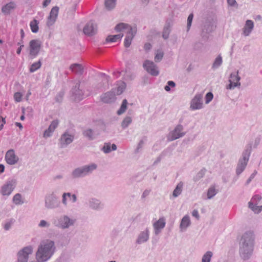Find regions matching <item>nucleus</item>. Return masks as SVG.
<instances>
[{"label":"nucleus","instance_id":"1","mask_svg":"<svg viewBox=\"0 0 262 262\" xmlns=\"http://www.w3.org/2000/svg\"><path fill=\"white\" fill-rule=\"evenodd\" d=\"M56 249L55 242L47 239L42 241L39 245L35 257L37 262H46L53 255Z\"/></svg>","mask_w":262,"mask_h":262},{"label":"nucleus","instance_id":"2","mask_svg":"<svg viewBox=\"0 0 262 262\" xmlns=\"http://www.w3.org/2000/svg\"><path fill=\"white\" fill-rule=\"evenodd\" d=\"M239 254L244 260L249 259L251 256L254 247V237L251 232L244 233L239 243Z\"/></svg>","mask_w":262,"mask_h":262},{"label":"nucleus","instance_id":"3","mask_svg":"<svg viewBox=\"0 0 262 262\" xmlns=\"http://www.w3.org/2000/svg\"><path fill=\"white\" fill-rule=\"evenodd\" d=\"M115 30L117 32L124 31L126 37L124 39V45L126 48H128L131 45L132 41L137 33L136 27H132L125 23H119L116 26Z\"/></svg>","mask_w":262,"mask_h":262},{"label":"nucleus","instance_id":"4","mask_svg":"<svg viewBox=\"0 0 262 262\" xmlns=\"http://www.w3.org/2000/svg\"><path fill=\"white\" fill-rule=\"evenodd\" d=\"M77 220L68 214L61 215L53 220V224L56 227L61 230H67L74 227Z\"/></svg>","mask_w":262,"mask_h":262},{"label":"nucleus","instance_id":"5","mask_svg":"<svg viewBox=\"0 0 262 262\" xmlns=\"http://www.w3.org/2000/svg\"><path fill=\"white\" fill-rule=\"evenodd\" d=\"M97 165L91 163L75 168L71 172V177L73 179H78L90 175L97 168Z\"/></svg>","mask_w":262,"mask_h":262},{"label":"nucleus","instance_id":"6","mask_svg":"<svg viewBox=\"0 0 262 262\" xmlns=\"http://www.w3.org/2000/svg\"><path fill=\"white\" fill-rule=\"evenodd\" d=\"M45 207L47 209H54L60 206L58 198L54 192L48 193L45 197Z\"/></svg>","mask_w":262,"mask_h":262},{"label":"nucleus","instance_id":"7","mask_svg":"<svg viewBox=\"0 0 262 262\" xmlns=\"http://www.w3.org/2000/svg\"><path fill=\"white\" fill-rule=\"evenodd\" d=\"M75 138V134L70 130H67L61 134L59 139V144L61 148L67 147L72 143Z\"/></svg>","mask_w":262,"mask_h":262},{"label":"nucleus","instance_id":"8","mask_svg":"<svg viewBox=\"0 0 262 262\" xmlns=\"http://www.w3.org/2000/svg\"><path fill=\"white\" fill-rule=\"evenodd\" d=\"M17 181L15 179L7 181L1 189V193L4 196H9L11 194L16 187Z\"/></svg>","mask_w":262,"mask_h":262},{"label":"nucleus","instance_id":"9","mask_svg":"<svg viewBox=\"0 0 262 262\" xmlns=\"http://www.w3.org/2000/svg\"><path fill=\"white\" fill-rule=\"evenodd\" d=\"M33 249L32 246H28L20 250L17 254V262H27L29 255L32 253Z\"/></svg>","mask_w":262,"mask_h":262},{"label":"nucleus","instance_id":"10","mask_svg":"<svg viewBox=\"0 0 262 262\" xmlns=\"http://www.w3.org/2000/svg\"><path fill=\"white\" fill-rule=\"evenodd\" d=\"M238 71L235 72L231 73L229 77V84L226 85V89L229 90H233L236 87L241 86V77L238 75Z\"/></svg>","mask_w":262,"mask_h":262},{"label":"nucleus","instance_id":"11","mask_svg":"<svg viewBox=\"0 0 262 262\" xmlns=\"http://www.w3.org/2000/svg\"><path fill=\"white\" fill-rule=\"evenodd\" d=\"M183 130L184 128L182 125H177L174 129L169 133L168 137V140L173 141L183 137L185 135Z\"/></svg>","mask_w":262,"mask_h":262},{"label":"nucleus","instance_id":"12","mask_svg":"<svg viewBox=\"0 0 262 262\" xmlns=\"http://www.w3.org/2000/svg\"><path fill=\"white\" fill-rule=\"evenodd\" d=\"M41 43L40 41L37 39L32 40L29 43V54L31 58H35L39 53Z\"/></svg>","mask_w":262,"mask_h":262},{"label":"nucleus","instance_id":"13","mask_svg":"<svg viewBox=\"0 0 262 262\" xmlns=\"http://www.w3.org/2000/svg\"><path fill=\"white\" fill-rule=\"evenodd\" d=\"M144 69L152 76H157L159 74L158 68L154 62L149 60H146L143 64Z\"/></svg>","mask_w":262,"mask_h":262},{"label":"nucleus","instance_id":"14","mask_svg":"<svg viewBox=\"0 0 262 262\" xmlns=\"http://www.w3.org/2000/svg\"><path fill=\"white\" fill-rule=\"evenodd\" d=\"M203 107V94H197L190 101V108L192 111H194L200 110Z\"/></svg>","mask_w":262,"mask_h":262},{"label":"nucleus","instance_id":"15","mask_svg":"<svg viewBox=\"0 0 262 262\" xmlns=\"http://www.w3.org/2000/svg\"><path fill=\"white\" fill-rule=\"evenodd\" d=\"M154 233L155 235H158L166 225V220L164 217H161L153 223Z\"/></svg>","mask_w":262,"mask_h":262},{"label":"nucleus","instance_id":"16","mask_svg":"<svg viewBox=\"0 0 262 262\" xmlns=\"http://www.w3.org/2000/svg\"><path fill=\"white\" fill-rule=\"evenodd\" d=\"M5 158L7 163L10 165L17 164L19 161L18 157L16 155L15 151L12 149L6 152Z\"/></svg>","mask_w":262,"mask_h":262},{"label":"nucleus","instance_id":"17","mask_svg":"<svg viewBox=\"0 0 262 262\" xmlns=\"http://www.w3.org/2000/svg\"><path fill=\"white\" fill-rule=\"evenodd\" d=\"M86 205L89 208L94 210H100L103 208V204L101 202L94 198L89 199L86 202Z\"/></svg>","mask_w":262,"mask_h":262},{"label":"nucleus","instance_id":"18","mask_svg":"<svg viewBox=\"0 0 262 262\" xmlns=\"http://www.w3.org/2000/svg\"><path fill=\"white\" fill-rule=\"evenodd\" d=\"M58 12V7L55 6L52 8L47 21L48 27H50L54 24L57 18Z\"/></svg>","mask_w":262,"mask_h":262},{"label":"nucleus","instance_id":"19","mask_svg":"<svg viewBox=\"0 0 262 262\" xmlns=\"http://www.w3.org/2000/svg\"><path fill=\"white\" fill-rule=\"evenodd\" d=\"M97 30V25L93 21H90L84 27L83 32L86 35L93 36L96 33Z\"/></svg>","mask_w":262,"mask_h":262},{"label":"nucleus","instance_id":"20","mask_svg":"<svg viewBox=\"0 0 262 262\" xmlns=\"http://www.w3.org/2000/svg\"><path fill=\"white\" fill-rule=\"evenodd\" d=\"M149 238V229L148 228H146L145 230L141 231L138 234L136 239V243L137 244L140 245L143 243L147 242Z\"/></svg>","mask_w":262,"mask_h":262},{"label":"nucleus","instance_id":"21","mask_svg":"<svg viewBox=\"0 0 262 262\" xmlns=\"http://www.w3.org/2000/svg\"><path fill=\"white\" fill-rule=\"evenodd\" d=\"M68 199L73 203H76L77 201V196L75 194H72L70 192H63L61 196V202L64 206L68 205Z\"/></svg>","mask_w":262,"mask_h":262},{"label":"nucleus","instance_id":"22","mask_svg":"<svg viewBox=\"0 0 262 262\" xmlns=\"http://www.w3.org/2000/svg\"><path fill=\"white\" fill-rule=\"evenodd\" d=\"M116 94L115 89H112L111 91L107 92L101 96V100L105 103H110L115 101L116 99Z\"/></svg>","mask_w":262,"mask_h":262},{"label":"nucleus","instance_id":"23","mask_svg":"<svg viewBox=\"0 0 262 262\" xmlns=\"http://www.w3.org/2000/svg\"><path fill=\"white\" fill-rule=\"evenodd\" d=\"M59 124V121L57 119L52 121L49 127L46 129L43 133V137L47 138L51 137L55 129L57 127Z\"/></svg>","mask_w":262,"mask_h":262},{"label":"nucleus","instance_id":"24","mask_svg":"<svg viewBox=\"0 0 262 262\" xmlns=\"http://www.w3.org/2000/svg\"><path fill=\"white\" fill-rule=\"evenodd\" d=\"M190 217L189 215L186 214L184 215L181 219L180 224V232H185L187 229L191 225Z\"/></svg>","mask_w":262,"mask_h":262},{"label":"nucleus","instance_id":"25","mask_svg":"<svg viewBox=\"0 0 262 262\" xmlns=\"http://www.w3.org/2000/svg\"><path fill=\"white\" fill-rule=\"evenodd\" d=\"M248 160V157H247L246 156H243V158L239 160L236 169V173L237 175H239L244 170L247 165Z\"/></svg>","mask_w":262,"mask_h":262},{"label":"nucleus","instance_id":"26","mask_svg":"<svg viewBox=\"0 0 262 262\" xmlns=\"http://www.w3.org/2000/svg\"><path fill=\"white\" fill-rule=\"evenodd\" d=\"M254 28V23L251 20H247L243 28L242 34L245 36H248Z\"/></svg>","mask_w":262,"mask_h":262},{"label":"nucleus","instance_id":"27","mask_svg":"<svg viewBox=\"0 0 262 262\" xmlns=\"http://www.w3.org/2000/svg\"><path fill=\"white\" fill-rule=\"evenodd\" d=\"M79 88L80 84L78 83L76 84L72 90V93L74 97V99L75 101H80L83 98V93Z\"/></svg>","mask_w":262,"mask_h":262},{"label":"nucleus","instance_id":"28","mask_svg":"<svg viewBox=\"0 0 262 262\" xmlns=\"http://www.w3.org/2000/svg\"><path fill=\"white\" fill-rule=\"evenodd\" d=\"M255 198H252L251 201L248 203V207L255 213H259L262 211V206H257L255 203Z\"/></svg>","mask_w":262,"mask_h":262},{"label":"nucleus","instance_id":"29","mask_svg":"<svg viewBox=\"0 0 262 262\" xmlns=\"http://www.w3.org/2000/svg\"><path fill=\"white\" fill-rule=\"evenodd\" d=\"M70 69L77 75H82L83 72V68L81 64L74 63L70 66Z\"/></svg>","mask_w":262,"mask_h":262},{"label":"nucleus","instance_id":"30","mask_svg":"<svg viewBox=\"0 0 262 262\" xmlns=\"http://www.w3.org/2000/svg\"><path fill=\"white\" fill-rule=\"evenodd\" d=\"M16 5L14 2H10L2 7V11L5 14H9L10 12L14 9Z\"/></svg>","mask_w":262,"mask_h":262},{"label":"nucleus","instance_id":"31","mask_svg":"<svg viewBox=\"0 0 262 262\" xmlns=\"http://www.w3.org/2000/svg\"><path fill=\"white\" fill-rule=\"evenodd\" d=\"M126 88V84L125 82H119L118 84H117V88H114V89H115V93L116 94V95H119L120 94H121L124 91V90H125Z\"/></svg>","mask_w":262,"mask_h":262},{"label":"nucleus","instance_id":"32","mask_svg":"<svg viewBox=\"0 0 262 262\" xmlns=\"http://www.w3.org/2000/svg\"><path fill=\"white\" fill-rule=\"evenodd\" d=\"M223 59L221 55H219L214 59L211 68L213 70H216L218 69L222 64Z\"/></svg>","mask_w":262,"mask_h":262},{"label":"nucleus","instance_id":"33","mask_svg":"<svg viewBox=\"0 0 262 262\" xmlns=\"http://www.w3.org/2000/svg\"><path fill=\"white\" fill-rule=\"evenodd\" d=\"M83 135L89 140H93L96 137L94 132L90 128L84 130L83 132Z\"/></svg>","mask_w":262,"mask_h":262},{"label":"nucleus","instance_id":"34","mask_svg":"<svg viewBox=\"0 0 262 262\" xmlns=\"http://www.w3.org/2000/svg\"><path fill=\"white\" fill-rule=\"evenodd\" d=\"M183 183L182 182H179L177 184L172 193V195L173 197L177 198L181 194L183 189Z\"/></svg>","mask_w":262,"mask_h":262},{"label":"nucleus","instance_id":"35","mask_svg":"<svg viewBox=\"0 0 262 262\" xmlns=\"http://www.w3.org/2000/svg\"><path fill=\"white\" fill-rule=\"evenodd\" d=\"M116 5V0H105L104 5L105 8L111 11L114 9Z\"/></svg>","mask_w":262,"mask_h":262},{"label":"nucleus","instance_id":"36","mask_svg":"<svg viewBox=\"0 0 262 262\" xmlns=\"http://www.w3.org/2000/svg\"><path fill=\"white\" fill-rule=\"evenodd\" d=\"M218 192V190L215 189L214 186L210 187L207 191V199H211L213 198Z\"/></svg>","mask_w":262,"mask_h":262},{"label":"nucleus","instance_id":"37","mask_svg":"<svg viewBox=\"0 0 262 262\" xmlns=\"http://www.w3.org/2000/svg\"><path fill=\"white\" fill-rule=\"evenodd\" d=\"M123 36V34H119L114 35H110V36H107V37L106 39V40L107 42H116L118 40H121V39L122 38Z\"/></svg>","mask_w":262,"mask_h":262},{"label":"nucleus","instance_id":"38","mask_svg":"<svg viewBox=\"0 0 262 262\" xmlns=\"http://www.w3.org/2000/svg\"><path fill=\"white\" fill-rule=\"evenodd\" d=\"M132 118L130 116H126L121 122V126L122 128L123 129L127 128L132 122Z\"/></svg>","mask_w":262,"mask_h":262},{"label":"nucleus","instance_id":"39","mask_svg":"<svg viewBox=\"0 0 262 262\" xmlns=\"http://www.w3.org/2000/svg\"><path fill=\"white\" fill-rule=\"evenodd\" d=\"M128 104L127 101L126 99H124L122 101V104L120 108L117 111V114L118 115H121L125 113L127 109V105Z\"/></svg>","mask_w":262,"mask_h":262},{"label":"nucleus","instance_id":"40","mask_svg":"<svg viewBox=\"0 0 262 262\" xmlns=\"http://www.w3.org/2000/svg\"><path fill=\"white\" fill-rule=\"evenodd\" d=\"M212 256V252L210 251H207L203 255L201 259V262H210Z\"/></svg>","mask_w":262,"mask_h":262},{"label":"nucleus","instance_id":"41","mask_svg":"<svg viewBox=\"0 0 262 262\" xmlns=\"http://www.w3.org/2000/svg\"><path fill=\"white\" fill-rule=\"evenodd\" d=\"M38 22L36 19H34L30 22V26L31 31L33 33H37L38 31Z\"/></svg>","mask_w":262,"mask_h":262},{"label":"nucleus","instance_id":"42","mask_svg":"<svg viewBox=\"0 0 262 262\" xmlns=\"http://www.w3.org/2000/svg\"><path fill=\"white\" fill-rule=\"evenodd\" d=\"M13 202L15 205H20L23 204L22 201L21 195L20 193H16L13 198Z\"/></svg>","mask_w":262,"mask_h":262},{"label":"nucleus","instance_id":"43","mask_svg":"<svg viewBox=\"0 0 262 262\" xmlns=\"http://www.w3.org/2000/svg\"><path fill=\"white\" fill-rule=\"evenodd\" d=\"M15 221L13 219H11L9 220L8 221H7L3 225L4 229L5 231H8L9 230L12 225H13Z\"/></svg>","mask_w":262,"mask_h":262},{"label":"nucleus","instance_id":"44","mask_svg":"<svg viewBox=\"0 0 262 262\" xmlns=\"http://www.w3.org/2000/svg\"><path fill=\"white\" fill-rule=\"evenodd\" d=\"M164 52L161 50H158L156 51L155 56V61L157 62H160L163 58Z\"/></svg>","mask_w":262,"mask_h":262},{"label":"nucleus","instance_id":"45","mask_svg":"<svg viewBox=\"0 0 262 262\" xmlns=\"http://www.w3.org/2000/svg\"><path fill=\"white\" fill-rule=\"evenodd\" d=\"M170 32V28L169 25H166L164 27L162 37L164 39H167L169 37Z\"/></svg>","mask_w":262,"mask_h":262},{"label":"nucleus","instance_id":"46","mask_svg":"<svg viewBox=\"0 0 262 262\" xmlns=\"http://www.w3.org/2000/svg\"><path fill=\"white\" fill-rule=\"evenodd\" d=\"M41 63L40 60L33 63L30 67V72L33 73L39 69L41 67Z\"/></svg>","mask_w":262,"mask_h":262},{"label":"nucleus","instance_id":"47","mask_svg":"<svg viewBox=\"0 0 262 262\" xmlns=\"http://www.w3.org/2000/svg\"><path fill=\"white\" fill-rule=\"evenodd\" d=\"M38 226L39 228H48L51 226V224L49 222H48L44 220H41L39 222Z\"/></svg>","mask_w":262,"mask_h":262},{"label":"nucleus","instance_id":"48","mask_svg":"<svg viewBox=\"0 0 262 262\" xmlns=\"http://www.w3.org/2000/svg\"><path fill=\"white\" fill-rule=\"evenodd\" d=\"M102 150L105 154L110 153L112 151L111 148V144L105 143Z\"/></svg>","mask_w":262,"mask_h":262},{"label":"nucleus","instance_id":"49","mask_svg":"<svg viewBox=\"0 0 262 262\" xmlns=\"http://www.w3.org/2000/svg\"><path fill=\"white\" fill-rule=\"evenodd\" d=\"M213 96L212 93H207L205 96V103L208 104L213 99Z\"/></svg>","mask_w":262,"mask_h":262},{"label":"nucleus","instance_id":"50","mask_svg":"<svg viewBox=\"0 0 262 262\" xmlns=\"http://www.w3.org/2000/svg\"><path fill=\"white\" fill-rule=\"evenodd\" d=\"M22 94L19 92H16L14 94V98L16 102H18L21 101Z\"/></svg>","mask_w":262,"mask_h":262},{"label":"nucleus","instance_id":"51","mask_svg":"<svg viewBox=\"0 0 262 262\" xmlns=\"http://www.w3.org/2000/svg\"><path fill=\"white\" fill-rule=\"evenodd\" d=\"M193 18V14L192 13L190 14L187 18V27L188 30H189L191 27Z\"/></svg>","mask_w":262,"mask_h":262},{"label":"nucleus","instance_id":"52","mask_svg":"<svg viewBox=\"0 0 262 262\" xmlns=\"http://www.w3.org/2000/svg\"><path fill=\"white\" fill-rule=\"evenodd\" d=\"M100 75L101 78L103 79V80L104 81L105 84H107L109 77L105 75L104 73H101Z\"/></svg>","mask_w":262,"mask_h":262},{"label":"nucleus","instance_id":"53","mask_svg":"<svg viewBox=\"0 0 262 262\" xmlns=\"http://www.w3.org/2000/svg\"><path fill=\"white\" fill-rule=\"evenodd\" d=\"M150 193V191L149 190L146 189L145 190L141 195V199L142 200H144L145 199L146 197H147Z\"/></svg>","mask_w":262,"mask_h":262},{"label":"nucleus","instance_id":"54","mask_svg":"<svg viewBox=\"0 0 262 262\" xmlns=\"http://www.w3.org/2000/svg\"><path fill=\"white\" fill-rule=\"evenodd\" d=\"M257 173L256 170H254V172L251 174L249 178L247 181V184H249L251 181L254 178Z\"/></svg>","mask_w":262,"mask_h":262},{"label":"nucleus","instance_id":"55","mask_svg":"<svg viewBox=\"0 0 262 262\" xmlns=\"http://www.w3.org/2000/svg\"><path fill=\"white\" fill-rule=\"evenodd\" d=\"M63 96V93L62 92L59 93L56 97V101L57 102H60L62 100Z\"/></svg>","mask_w":262,"mask_h":262},{"label":"nucleus","instance_id":"56","mask_svg":"<svg viewBox=\"0 0 262 262\" xmlns=\"http://www.w3.org/2000/svg\"><path fill=\"white\" fill-rule=\"evenodd\" d=\"M192 215L198 220L200 218V215L197 210H193L192 212Z\"/></svg>","mask_w":262,"mask_h":262},{"label":"nucleus","instance_id":"57","mask_svg":"<svg viewBox=\"0 0 262 262\" xmlns=\"http://www.w3.org/2000/svg\"><path fill=\"white\" fill-rule=\"evenodd\" d=\"M151 48V45L150 43L147 42L144 46V49L145 51H148Z\"/></svg>","mask_w":262,"mask_h":262},{"label":"nucleus","instance_id":"58","mask_svg":"<svg viewBox=\"0 0 262 262\" xmlns=\"http://www.w3.org/2000/svg\"><path fill=\"white\" fill-rule=\"evenodd\" d=\"M204 171L203 170H201L198 173L196 176V179H200L202 178L203 177L204 175Z\"/></svg>","mask_w":262,"mask_h":262},{"label":"nucleus","instance_id":"59","mask_svg":"<svg viewBox=\"0 0 262 262\" xmlns=\"http://www.w3.org/2000/svg\"><path fill=\"white\" fill-rule=\"evenodd\" d=\"M228 4L231 6H234L236 4L235 0H227Z\"/></svg>","mask_w":262,"mask_h":262},{"label":"nucleus","instance_id":"60","mask_svg":"<svg viewBox=\"0 0 262 262\" xmlns=\"http://www.w3.org/2000/svg\"><path fill=\"white\" fill-rule=\"evenodd\" d=\"M167 85L170 87L174 88L176 86V83L173 81H168L167 82Z\"/></svg>","mask_w":262,"mask_h":262},{"label":"nucleus","instance_id":"61","mask_svg":"<svg viewBox=\"0 0 262 262\" xmlns=\"http://www.w3.org/2000/svg\"><path fill=\"white\" fill-rule=\"evenodd\" d=\"M260 141V139L259 138H257L255 139L254 141V146L257 147L258 145L259 144Z\"/></svg>","mask_w":262,"mask_h":262},{"label":"nucleus","instance_id":"62","mask_svg":"<svg viewBox=\"0 0 262 262\" xmlns=\"http://www.w3.org/2000/svg\"><path fill=\"white\" fill-rule=\"evenodd\" d=\"M51 0H45L43 3V7H46L50 3Z\"/></svg>","mask_w":262,"mask_h":262},{"label":"nucleus","instance_id":"63","mask_svg":"<svg viewBox=\"0 0 262 262\" xmlns=\"http://www.w3.org/2000/svg\"><path fill=\"white\" fill-rule=\"evenodd\" d=\"M51 82V78L50 77H48L46 79L45 83L46 85H49Z\"/></svg>","mask_w":262,"mask_h":262},{"label":"nucleus","instance_id":"64","mask_svg":"<svg viewBox=\"0 0 262 262\" xmlns=\"http://www.w3.org/2000/svg\"><path fill=\"white\" fill-rule=\"evenodd\" d=\"M252 198H255V203H257V201H259L261 199V197L258 195H254Z\"/></svg>","mask_w":262,"mask_h":262}]
</instances>
